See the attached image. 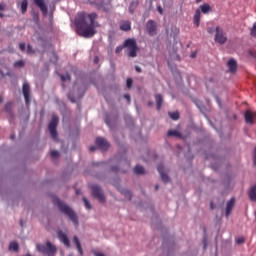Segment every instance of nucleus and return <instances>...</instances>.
I'll return each instance as SVG.
<instances>
[{
  "mask_svg": "<svg viewBox=\"0 0 256 256\" xmlns=\"http://www.w3.org/2000/svg\"><path fill=\"white\" fill-rule=\"evenodd\" d=\"M58 203V209L61 211V213H64V215H67L69 219L74 223V225H79V219L77 218V214L71 207H69L67 204L62 202L61 200L57 201Z\"/></svg>",
  "mask_w": 256,
  "mask_h": 256,
  "instance_id": "f03ea898",
  "label": "nucleus"
},
{
  "mask_svg": "<svg viewBox=\"0 0 256 256\" xmlns=\"http://www.w3.org/2000/svg\"><path fill=\"white\" fill-rule=\"evenodd\" d=\"M135 70L137 71V73H141L143 71V70H141V67H139V66H136Z\"/></svg>",
  "mask_w": 256,
  "mask_h": 256,
  "instance_id": "79ce46f5",
  "label": "nucleus"
},
{
  "mask_svg": "<svg viewBox=\"0 0 256 256\" xmlns=\"http://www.w3.org/2000/svg\"><path fill=\"white\" fill-rule=\"evenodd\" d=\"M5 17V15L3 13H0V18Z\"/></svg>",
  "mask_w": 256,
  "mask_h": 256,
  "instance_id": "bf43d9fd",
  "label": "nucleus"
},
{
  "mask_svg": "<svg viewBox=\"0 0 256 256\" xmlns=\"http://www.w3.org/2000/svg\"><path fill=\"white\" fill-rule=\"evenodd\" d=\"M169 115L173 121H179V112H172V113H169Z\"/></svg>",
  "mask_w": 256,
  "mask_h": 256,
  "instance_id": "cd10ccee",
  "label": "nucleus"
},
{
  "mask_svg": "<svg viewBox=\"0 0 256 256\" xmlns=\"http://www.w3.org/2000/svg\"><path fill=\"white\" fill-rule=\"evenodd\" d=\"M146 29L150 37H153V35L157 33V25L155 24V21L149 20L146 24Z\"/></svg>",
  "mask_w": 256,
  "mask_h": 256,
  "instance_id": "9d476101",
  "label": "nucleus"
},
{
  "mask_svg": "<svg viewBox=\"0 0 256 256\" xmlns=\"http://www.w3.org/2000/svg\"><path fill=\"white\" fill-rule=\"evenodd\" d=\"M157 189H159V185H156V186H155V190H156V191H157Z\"/></svg>",
  "mask_w": 256,
  "mask_h": 256,
  "instance_id": "680f3d73",
  "label": "nucleus"
},
{
  "mask_svg": "<svg viewBox=\"0 0 256 256\" xmlns=\"http://www.w3.org/2000/svg\"><path fill=\"white\" fill-rule=\"evenodd\" d=\"M155 99H156V103H157V109H158V111H161V107H163V95L156 94Z\"/></svg>",
  "mask_w": 256,
  "mask_h": 256,
  "instance_id": "6ab92c4d",
  "label": "nucleus"
},
{
  "mask_svg": "<svg viewBox=\"0 0 256 256\" xmlns=\"http://www.w3.org/2000/svg\"><path fill=\"white\" fill-rule=\"evenodd\" d=\"M210 209H212V210L215 209V205L213 204V202L210 203Z\"/></svg>",
  "mask_w": 256,
  "mask_h": 256,
  "instance_id": "a18cd8bd",
  "label": "nucleus"
},
{
  "mask_svg": "<svg viewBox=\"0 0 256 256\" xmlns=\"http://www.w3.org/2000/svg\"><path fill=\"white\" fill-rule=\"evenodd\" d=\"M28 8H29V1L28 0H23L20 3V11H21L22 15H25V13H27Z\"/></svg>",
  "mask_w": 256,
  "mask_h": 256,
  "instance_id": "a211bd4d",
  "label": "nucleus"
},
{
  "mask_svg": "<svg viewBox=\"0 0 256 256\" xmlns=\"http://www.w3.org/2000/svg\"><path fill=\"white\" fill-rule=\"evenodd\" d=\"M22 91L26 101V105H29V103H31V87L29 86V83L25 82L23 84Z\"/></svg>",
  "mask_w": 256,
  "mask_h": 256,
  "instance_id": "1a4fd4ad",
  "label": "nucleus"
},
{
  "mask_svg": "<svg viewBox=\"0 0 256 256\" xmlns=\"http://www.w3.org/2000/svg\"><path fill=\"white\" fill-rule=\"evenodd\" d=\"M200 12L202 11V13H208L211 11V6H209V4H203L200 6Z\"/></svg>",
  "mask_w": 256,
  "mask_h": 256,
  "instance_id": "b1692460",
  "label": "nucleus"
},
{
  "mask_svg": "<svg viewBox=\"0 0 256 256\" xmlns=\"http://www.w3.org/2000/svg\"><path fill=\"white\" fill-rule=\"evenodd\" d=\"M236 243L238 245H243V243H245V237H239L236 239Z\"/></svg>",
  "mask_w": 256,
  "mask_h": 256,
  "instance_id": "f704fd0d",
  "label": "nucleus"
},
{
  "mask_svg": "<svg viewBox=\"0 0 256 256\" xmlns=\"http://www.w3.org/2000/svg\"><path fill=\"white\" fill-rule=\"evenodd\" d=\"M130 7H133V3L130 5Z\"/></svg>",
  "mask_w": 256,
  "mask_h": 256,
  "instance_id": "338daca9",
  "label": "nucleus"
},
{
  "mask_svg": "<svg viewBox=\"0 0 256 256\" xmlns=\"http://www.w3.org/2000/svg\"><path fill=\"white\" fill-rule=\"evenodd\" d=\"M124 98L128 101V103H131V96L129 94H125Z\"/></svg>",
  "mask_w": 256,
  "mask_h": 256,
  "instance_id": "58836bf2",
  "label": "nucleus"
},
{
  "mask_svg": "<svg viewBox=\"0 0 256 256\" xmlns=\"http://www.w3.org/2000/svg\"><path fill=\"white\" fill-rule=\"evenodd\" d=\"M201 0H196L197 3H200Z\"/></svg>",
  "mask_w": 256,
  "mask_h": 256,
  "instance_id": "0e129e2a",
  "label": "nucleus"
},
{
  "mask_svg": "<svg viewBox=\"0 0 256 256\" xmlns=\"http://www.w3.org/2000/svg\"><path fill=\"white\" fill-rule=\"evenodd\" d=\"M157 169H158V173H160L163 183H169L170 179H169V176L165 174V166H163V164H159Z\"/></svg>",
  "mask_w": 256,
  "mask_h": 256,
  "instance_id": "f8f14e48",
  "label": "nucleus"
},
{
  "mask_svg": "<svg viewBox=\"0 0 256 256\" xmlns=\"http://www.w3.org/2000/svg\"><path fill=\"white\" fill-rule=\"evenodd\" d=\"M73 240L76 245V249L78 250V253L83 256V248L81 247V242L79 241V238L77 236H74Z\"/></svg>",
  "mask_w": 256,
  "mask_h": 256,
  "instance_id": "aec40b11",
  "label": "nucleus"
},
{
  "mask_svg": "<svg viewBox=\"0 0 256 256\" xmlns=\"http://www.w3.org/2000/svg\"><path fill=\"white\" fill-rule=\"evenodd\" d=\"M27 53L28 55H33V53H35V50H33V47L30 44L27 46Z\"/></svg>",
  "mask_w": 256,
  "mask_h": 256,
  "instance_id": "2f4dec72",
  "label": "nucleus"
},
{
  "mask_svg": "<svg viewBox=\"0 0 256 256\" xmlns=\"http://www.w3.org/2000/svg\"><path fill=\"white\" fill-rule=\"evenodd\" d=\"M10 251H19V244L17 242H12L9 245Z\"/></svg>",
  "mask_w": 256,
  "mask_h": 256,
  "instance_id": "393cba45",
  "label": "nucleus"
},
{
  "mask_svg": "<svg viewBox=\"0 0 256 256\" xmlns=\"http://www.w3.org/2000/svg\"><path fill=\"white\" fill-rule=\"evenodd\" d=\"M200 23H201V9H197L194 14V25L196 27H199Z\"/></svg>",
  "mask_w": 256,
  "mask_h": 256,
  "instance_id": "f3484780",
  "label": "nucleus"
},
{
  "mask_svg": "<svg viewBox=\"0 0 256 256\" xmlns=\"http://www.w3.org/2000/svg\"><path fill=\"white\" fill-rule=\"evenodd\" d=\"M14 67H15L16 69H19V68H21V67H25V61H23V60L16 61V62L14 63Z\"/></svg>",
  "mask_w": 256,
  "mask_h": 256,
  "instance_id": "bb28decb",
  "label": "nucleus"
},
{
  "mask_svg": "<svg viewBox=\"0 0 256 256\" xmlns=\"http://www.w3.org/2000/svg\"><path fill=\"white\" fill-rule=\"evenodd\" d=\"M235 207V198H231L228 202H227V206H226V217H228L229 215H231V211H233V208Z\"/></svg>",
  "mask_w": 256,
  "mask_h": 256,
  "instance_id": "dca6fc26",
  "label": "nucleus"
},
{
  "mask_svg": "<svg viewBox=\"0 0 256 256\" xmlns=\"http://www.w3.org/2000/svg\"><path fill=\"white\" fill-rule=\"evenodd\" d=\"M50 155H51L52 159H57V157H59V151L52 150Z\"/></svg>",
  "mask_w": 256,
  "mask_h": 256,
  "instance_id": "c756f323",
  "label": "nucleus"
},
{
  "mask_svg": "<svg viewBox=\"0 0 256 256\" xmlns=\"http://www.w3.org/2000/svg\"><path fill=\"white\" fill-rule=\"evenodd\" d=\"M124 49L128 50V57H137V51H139L137 40L135 38L126 39L124 41Z\"/></svg>",
  "mask_w": 256,
  "mask_h": 256,
  "instance_id": "7ed1b4c3",
  "label": "nucleus"
},
{
  "mask_svg": "<svg viewBox=\"0 0 256 256\" xmlns=\"http://www.w3.org/2000/svg\"><path fill=\"white\" fill-rule=\"evenodd\" d=\"M37 250L43 255L53 256L57 253V246L53 245L50 241L46 242L45 244H38Z\"/></svg>",
  "mask_w": 256,
  "mask_h": 256,
  "instance_id": "20e7f679",
  "label": "nucleus"
},
{
  "mask_svg": "<svg viewBox=\"0 0 256 256\" xmlns=\"http://www.w3.org/2000/svg\"><path fill=\"white\" fill-rule=\"evenodd\" d=\"M255 115H256L255 112L247 110L245 112V115H244L246 123H249L250 125H253L255 123L253 121V119H255Z\"/></svg>",
  "mask_w": 256,
  "mask_h": 256,
  "instance_id": "4468645a",
  "label": "nucleus"
},
{
  "mask_svg": "<svg viewBox=\"0 0 256 256\" xmlns=\"http://www.w3.org/2000/svg\"><path fill=\"white\" fill-rule=\"evenodd\" d=\"M249 54H250L252 57H256L255 54H253V51H250Z\"/></svg>",
  "mask_w": 256,
  "mask_h": 256,
  "instance_id": "864d4df0",
  "label": "nucleus"
},
{
  "mask_svg": "<svg viewBox=\"0 0 256 256\" xmlns=\"http://www.w3.org/2000/svg\"><path fill=\"white\" fill-rule=\"evenodd\" d=\"M34 3L37 7H39L40 11H42L43 15H47L48 9L44 0H34Z\"/></svg>",
  "mask_w": 256,
  "mask_h": 256,
  "instance_id": "ddd939ff",
  "label": "nucleus"
},
{
  "mask_svg": "<svg viewBox=\"0 0 256 256\" xmlns=\"http://www.w3.org/2000/svg\"><path fill=\"white\" fill-rule=\"evenodd\" d=\"M20 225H21V227H23V221H20Z\"/></svg>",
  "mask_w": 256,
  "mask_h": 256,
  "instance_id": "e2e57ef3",
  "label": "nucleus"
},
{
  "mask_svg": "<svg viewBox=\"0 0 256 256\" xmlns=\"http://www.w3.org/2000/svg\"><path fill=\"white\" fill-rule=\"evenodd\" d=\"M112 171H119V168H117V167H112Z\"/></svg>",
  "mask_w": 256,
  "mask_h": 256,
  "instance_id": "603ef678",
  "label": "nucleus"
},
{
  "mask_svg": "<svg viewBox=\"0 0 256 256\" xmlns=\"http://www.w3.org/2000/svg\"><path fill=\"white\" fill-rule=\"evenodd\" d=\"M6 75H11L10 73H7Z\"/></svg>",
  "mask_w": 256,
  "mask_h": 256,
  "instance_id": "774afa93",
  "label": "nucleus"
},
{
  "mask_svg": "<svg viewBox=\"0 0 256 256\" xmlns=\"http://www.w3.org/2000/svg\"><path fill=\"white\" fill-rule=\"evenodd\" d=\"M234 119H237V115H234Z\"/></svg>",
  "mask_w": 256,
  "mask_h": 256,
  "instance_id": "69168bd1",
  "label": "nucleus"
},
{
  "mask_svg": "<svg viewBox=\"0 0 256 256\" xmlns=\"http://www.w3.org/2000/svg\"><path fill=\"white\" fill-rule=\"evenodd\" d=\"M168 137H178L181 138V134L177 130H169L167 133Z\"/></svg>",
  "mask_w": 256,
  "mask_h": 256,
  "instance_id": "5701e85b",
  "label": "nucleus"
},
{
  "mask_svg": "<svg viewBox=\"0 0 256 256\" xmlns=\"http://www.w3.org/2000/svg\"><path fill=\"white\" fill-rule=\"evenodd\" d=\"M121 31H131V22L124 21L120 24Z\"/></svg>",
  "mask_w": 256,
  "mask_h": 256,
  "instance_id": "412c9836",
  "label": "nucleus"
},
{
  "mask_svg": "<svg viewBox=\"0 0 256 256\" xmlns=\"http://www.w3.org/2000/svg\"><path fill=\"white\" fill-rule=\"evenodd\" d=\"M216 101H217L218 105L221 107V100H219V98H216Z\"/></svg>",
  "mask_w": 256,
  "mask_h": 256,
  "instance_id": "8fccbe9b",
  "label": "nucleus"
},
{
  "mask_svg": "<svg viewBox=\"0 0 256 256\" xmlns=\"http://www.w3.org/2000/svg\"><path fill=\"white\" fill-rule=\"evenodd\" d=\"M95 256H105V254L101 253V252H93Z\"/></svg>",
  "mask_w": 256,
  "mask_h": 256,
  "instance_id": "a19ab883",
  "label": "nucleus"
},
{
  "mask_svg": "<svg viewBox=\"0 0 256 256\" xmlns=\"http://www.w3.org/2000/svg\"><path fill=\"white\" fill-rule=\"evenodd\" d=\"M97 9H101V5L97 4Z\"/></svg>",
  "mask_w": 256,
  "mask_h": 256,
  "instance_id": "052dcab7",
  "label": "nucleus"
},
{
  "mask_svg": "<svg viewBox=\"0 0 256 256\" xmlns=\"http://www.w3.org/2000/svg\"><path fill=\"white\" fill-rule=\"evenodd\" d=\"M126 85H127L128 89H131V87H133V79L128 78L126 81Z\"/></svg>",
  "mask_w": 256,
  "mask_h": 256,
  "instance_id": "473e14b6",
  "label": "nucleus"
},
{
  "mask_svg": "<svg viewBox=\"0 0 256 256\" xmlns=\"http://www.w3.org/2000/svg\"><path fill=\"white\" fill-rule=\"evenodd\" d=\"M196 57H197V54H196V53H192V54H191V58H192V59H195Z\"/></svg>",
  "mask_w": 256,
  "mask_h": 256,
  "instance_id": "49530a36",
  "label": "nucleus"
},
{
  "mask_svg": "<svg viewBox=\"0 0 256 256\" xmlns=\"http://www.w3.org/2000/svg\"><path fill=\"white\" fill-rule=\"evenodd\" d=\"M19 49H20V51H25V49H26L25 43H20L19 44Z\"/></svg>",
  "mask_w": 256,
  "mask_h": 256,
  "instance_id": "4c0bfd02",
  "label": "nucleus"
},
{
  "mask_svg": "<svg viewBox=\"0 0 256 256\" xmlns=\"http://www.w3.org/2000/svg\"><path fill=\"white\" fill-rule=\"evenodd\" d=\"M0 103H3V96H0Z\"/></svg>",
  "mask_w": 256,
  "mask_h": 256,
  "instance_id": "13d9d810",
  "label": "nucleus"
},
{
  "mask_svg": "<svg viewBox=\"0 0 256 256\" xmlns=\"http://www.w3.org/2000/svg\"><path fill=\"white\" fill-rule=\"evenodd\" d=\"M62 81H71V75L69 73H66L65 75H61Z\"/></svg>",
  "mask_w": 256,
  "mask_h": 256,
  "instance_id": "c85d7f7f",
  "label": "nucleus"
},
{
  "mask_svg": "<svg viewBox=\"0 0 256 256\" xmlns=\"http://www.w3.org/2000/svg\"><path fill=\"white\" fill-rule=\"evenodd\" d=\"M134 173L136 175H145V168L141 165H137L134 168Z\"/></svg>",
  "mask_w": 256,
  "mask_h": 256,
  "instance_id": "4be33fe9",
  "label": "nucleus"
},
{
  "mask_svg": "<svg viewBox=\"0 0 256 256\" xmlns=\"http://www.w3.org/2000/svg\"><path fill=\"white\" fill-rule=\"evenodd\" d=\"M58 239L66 246L71 247V241H69V237L63 231H58Z\"/></svg>",
  "mask_w": 256,
  "mask_h": 256,
  "instance_id": "9b49d317",
  "label": "nucleus"
},
{
  "mask_svg": "<svg viewBox=\"0 0 256 256\" xmlns=\"http://www.w3.org/2000/svg\"><path fill=\"white\" fill-rule=\"evenodd\" d=\"M91 191L95 199H99L101 203H105V194H103V190H101V187L97 185H92Z\"/></svg>",
  "mask_w": 256,
  "mask_h": 256,
  "instance_id": "423d86ee",
  "label": "nucleus"
},
{
  "mask_svg": "<svg viewBox=\"0 0 256 256\" xmlns=\"http://www.w3.org/2000/svg\"><path fill=\"white\" fill-rule=\"evenodd\" d=\"M95 144L98 149H101V151H107L110 147L109 142L102 137L96 138Z\"/></svg>",
  "mask_w": 256,
  "mask_h": 256,
  "instance_id": "6e6552de",
  "label": "nucleus"
},
{
  "mask_svg": "<svg viewBox=\"0 0 256 256\" xmlns=\"http://www.w3.org/2000/svg\"><path fill=\"white\" fill-rule=\"evenodd\" d=\"M10 139H15V134H11Z\"/></svg>",
  "mask_w": 256,
  "mask_h": 256,
  "instance_id": "5fc2aeb1",
  "label": "nucleus"
},
{
  "mask_svg": "<svg viewBox=\"0 0 256 256\" xmlns=\"http://www.w3.org/2000/svg\"><path fill=\"white\" fill-rule=\"evenodd\" d=\"M0 11H5V6L3 4H0Z\"/></svg>",
  "mask_w": 256,
  "mask_h": 256,
  "instance_id": "c03bdc74",
  "label": "nucleus"
},
{
  "mask_svg": "<svg viewBox=\"0 0 256 256\" xmlns=\"http://www.w3.org/2000/svg\"><path fill=\"white\" fill-rule=\"evenodd\" d=\"M57 125H59V117L52 116V119L48 126L52 139H57Z\"/></svg>",
  "mask_w": 256,
  "mask_h": 256,
  "instance_id": "39448f33",
  "label": "nucleus"
},
{
  "mask_svg": "<svg viewBox=\"0 0 256 256\" xmlns=\"http://www.w3.org/2000/svg\"><path fill=\"white\" fill-rule=\"evenodd\" d=\"M216 43L223 45L227 42V36L220 27H216V35H215Z\"/></svg>",
  "mask_w": 256,
  "mask_h": 256,
  "instance_id": "0eeeda50",
  "label": "nucleus"
},
{
  "mask_svg": "<svg viewBox=\"0 0 256 256\" xmlns=\"http://www.w3.org/2000/svg\"><path fill=\"white\" fill-rule=\"evenodd\" d=\"M11 107H13V102H8L6 105H5V110L7 112L11 111Z\"/></svg>",
  "mask_w": 256,
  "mask_h": 256,
  "instance_id": "c9c22d12",
  "label": "nucleus"
},
{
  "mask_svg": "<svg viewBox=\"0 0 256 256\" xmlns=\"http://www.w3.org/2000/svg\"><path fill=\"white\" fill-rule=\"evenodd\" d=\"M250 35L252 37H256V22L254 23V25H253V27H252V29L250 31Z\"/></svg>",
  "mask_w": 256,
  "mask_h": 256,
  "instance_id": "7c9ffc66",
  "label": "nucleus"
},
{
  "mask_svg": "<svg viewBox=\"0 0 256 256\" xmlns=\"http://www.w3.org/2000/svg\"><path fill=\"white\" fill-rule=\"evenodd\" d=\"M86 209H91V203L85 197L83 198Z\"/></svg>",
  "mask_w": 256,
  "mask_h": 256,
  "instance_id": "72a5a7b5",
  "label": "nucleus"
},
{
  "mask_svg": "<svg viewBox=\"0 0 256 256\" xmlns=\"http://www.w3.org/2000/svg\"><path fill=\"white\" fill-rule=\"evenodd\" d=\"M94 63H99V58L98 57L94 58Z\"/></svg>",
  "mask_w": 256,
  "mask_h": 256,
  "instance_id": "09e8293b",
  "label": "nucleus"
},
{
  "mask_svg": "<svg viewBox=\"0 0 256 256\" xmlns=\"http://www.w3.org/2000/svg\"><path fill=\"white\" fill-rule=\"evenodd\" d=\"M122 195H124V197H126V199H128L129 201H131V191L124 189L121 191Z\"/></svg>",
  "mask_w": 256,
  "mask_h": 256,
  "instance_id": "a878e982",
  "label": "nucleus"
},
{
  "mask_svg": "<svg viewBox=\"0 0 256 256\" xmlns=\"http://www.w3.org/2000/svg\"><path fill=\"white\" fill-rule=\"evenodd\" d=\"M157 9L160 15H163V8L161 6H158Z\"/></svg>",
  "mask_w": 256,
  "mask_h": 256,
  "instance_id": "ea45409f",
  "label": "nucleus"
},
{
  "mask_svg": "<svg viewBox=\"0 0 256 256\" xmlns=\"http://www.w3.org/2000/svg\"><path fill=\"white\" fill-rule=\"evenodd\" d=\"M68 98L70 99V101H71L72 103H75V100H74V98H71V95H68Z\"/></svg>",
  "mask_w": 256,
  "mask_h": 256,
  "instance_id": "de8ad7c7",
  "label": "nucleus"
},
{
  "mask_svg": "<svg viewBox=\"0 0 256 256\" xmlns=\"http://www.w3.org/2000/svg\"><path fill=\"white\" fill-rule=\"evenodd\" d=\"M90 151H92V152H93V151H97V146H91V147H90Z\"/></svg>",
  "mask_w": 256,
  "mask_h": 256,
  "instance_id": "37998d69",
  "label": "nucleus"
},
{
  "mask_svg": "<svg viewBox=\"0 0 256 256\" xmlns=\"http://www.w3.org/2000/svg\"><path fill=\"white\" fill-rule=\"evenodd\" d=\"M95 19H97V13L95 12L90 14L81 12L77 14L75 18V27L78 31H81V37L89 39L97 33V30H95Z\"/></svg>",
  "mask_w": 256,
  "mask_h": 256,
  "instance_id": "f257e3e1",
  "label": "nucleus"
},
{
  "mask_svg": "<svg viewBox=\"0 0 256 256\" xmlns=\"http://www.w3.org/2000/svg\"><path fill=\"white\" fill-rule=\"evenodd\" d=\"M1 77H5V73H3V70H0Z\"/></svg>",
  "mask_w": 256,
  "mask_h": 256,
  "instance_id": "3c124183",
  "label": "nucleus"
},
{
  "mask_svg": "<svg viewBox=\"0 0 256 256\" xmlns=\"http://www.w3.org/2000/svg\"><path fill=\"white\" fill-rule=\"evenodd\" d=\"M207 247V240H204V249Z\"/></svg>",
  "mask_w": 256,
  "mask_h": 256,
  "instance_id": "6e6d98bb",
  "label": "nucleus"
},
{
  "mask_svg": "<svg viewBox=\"0 0 256 256\" xmlns=\"http://www.w3.org/2000/svg\"><path fill=\"white\" fill-rule=\"evenodd\" d=\"M81 191L80 190H76V195H80Z\"/></svg>",
  "mask_w": 256,
  "mask_h": 256,
  "instance_id": "4d7b16f0",
  "label": "nucleus"
},
{
  "mask_svg": "<svg viewBox=\"0 0 256 256\" xmlns=\"http://www.w3.org/2000/svg\"><path fill=\"white\" fill-rule=\"evenodd\" d=\"M123 49H125V44H123L122 46H117L116 53H121V51H123Z\"/></svg>",
  "mask_w": 256,
  "mask_h": 256,
  "instance_id": "e433bc0d",
  "label": "nucleus"
},
{
  "mask_svg": "<svg viewBox=\"0 0 256 256\" xmlns=\"http://www.w3.org/2000/svg\"><path fill=\"white\" fill-rule=\"evenodd\" d=\"M227 67L230 73H237V61H235V59H230L227 63Z\"/></svg>",
  "mask_w": 256,
  "mask_h": 256,
  "instance_id": "2eb2a0df",
  "label": "nucleus"
}]
</instances>
